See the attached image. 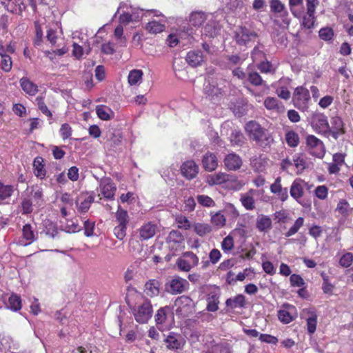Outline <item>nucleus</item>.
<instances>
[{"instance_id":"f257e3e1","label":"nucleus","mask_w":353,"mask_h":353,"mask_svg":"<svg viewBox=\"0 0 353 353\" xmlns=\"http://www.w3.org/2000/svg\"><path fill=\"white\" fill-rule=\"evenodd\" d=\"M249 139L259 147L266 148L273 142V138L268 130L255 121H250L245 126Z\"/></svg>"},{"instance_id":"f03ea898","label":"nucleus","mask_w":353,"mask_h":353,"mask_svg":"<svg viewBox=\"0 0 353 353\" xmlns=\"http://www.w3.org/2000/svg\"><path fill=\"white\" fill-rule=\"evenodd\" d=\"M175 305L177 306L176 314L181 318L189 316L194 312V303L188 296L178 297Z\"/></svg>"},{"instance_id":"7ed1b4c3","label":"nucleus","mask_w":353,"mask_h":353,"mask_svg":"<svg viewBox=\"0 0 353 353\" xmlns=\"http://www.w3.org/2000/svg\"><path fill=\"white\" fill-rule=\"evenodd\" d=\"M310 99L309 90L303 87H298L295 89L292 97V101L295 107L305 110L307 108Z\"/></svg>"},{"instance_id":"20e7f679","label":"nucleus","mask_w":353,"mask_h":353,"mask_svg":"<svg viewBox=\"0 0 353 353\" xmlns=\"http://www.w3.org/2000/svg\"><path fill=\"white\" fill-rule=\"evenodd\" d=\"M188 285L187 280L175 276L165 284V290L172 294H181L188 288Z\"/></svg>"},{"instance_id":"39448f33","label":"nucleus","mask_w":353,"mask_h":353,"mask_svg":"<svg viewBox=\"0 0 353 353\" xmlns=\"http://www.w3.org/2000/svg\"><path fill=\"white\" fill-rule=\"evenodd\" d=\"M152 306L149 301H145L134 313L135 320L139 323H145L152 317Z\"/></svg>"},{"instance_id":"423d86ee","label":"nucleus","mask_w":353,"mask_h":353,"mask_svg":"<svg viewBox=\"0 0 353 353\" xmlns=\"http://www.w3.org/2000/svg\"><path fill=\"white\" fill-rule=\"evenodd\" d=\"M257 34L245 27H241L235 33L236 43L240 46H247L250 41H254Z\"/></svg>"},{"instance_id":"0eeeda50","label":"nucleus","mask_w":353,"mask_h":353,"mask_svg":"<svg viewBox=\"0 0 353 353\" xmlns=\"http://www.w3.org/2000/svg\"><path fill=\"white\" fill-rule=\"evenodd\" d=\"M199 165L193 161H185L181 166L182 175L188 180L194 179L199 173Z\"/></svg>"},{"instance_id":"6e6552de","label":"nucleus","mask_w":353,"mask_h":353,"mask_svg":"<svg viewBox=\"0 0 353 353\" xmlns=\"http://www.w3.org/2000/svg\"><path fill=\"white\" fill-rule=\"evenodd\" d=\"M117 188L110 179H105L101 182L100 194L107 199H113Z\"/></svg>"},{"instance_id":"1a4fd4ad","label":"nucleus","mask_w":353,"mask_h":353,"mask_svg":"<svg viewBox=\"0 0 353 353\" xmlns=\"http://www.w3.org/2000/svg\"><path fill=\"white\" fill-rule=\"evenodd\" d=\"M224 165L228 170H237L242 165L241 158L235 153H230L224 159Z\"/></svg>"},{"instance_id":"9d476101","label":"nucleus","mask_w":353,"mask_h":353,"mask_svg":"<svg viewBox=\"0 0 353 353\" xmlns=\"http://www.w3.org/2000/svg\"><path fill=\"white\" fill-rule=\"evenodd\" d=\"M157 230V226L156 224L152 222L146 223L139 229V238L142 241L148 240L154 236Z\"/></svg>"},{"instance_id":"9b49d317","label":"nucleus","mask_w":353,"mask_h":353,"mask_svg":"<svg viewBox=\"0 0 353 353\" xmlns=\"http://www.w3.org/2000/svg\"><path fill=\"white\" fill-rule=\"evenodd\" d=\"M307 183L301 179H295L290 188V195L297 201L302 198L304 192V187Z\"/></svg>"},{"instance_id":"f8f14e48","label":"nucleus","mask_w":353,"mask_h":353,"mask_svg":"<svg viewBox=\"0 0 353 353\" xmlns=\"http://www.w3.org/2000/svg\"><path fill=\"white\" fill-rule=\"evenodd\" d=\"M281 179L280 176L277 177L270 186V191L272 193L277 195L278 198L285 201L288 198V188H283L281 184Z\"/></svg>"},{"instance_id":"ddd939ff","label":"nucleus","mask_w":353,"mask_h":353,"mask_svg":"<svg viewBox=\"0 0 353 353\" xmlns=\"http://www.w3.org/2000/svg\"><path fill=\"white\" fill-rule=\"evenodd\" d=\"M183 340L181 336L174 332H170L165 339V343L168 349L178 350L183 346Z\"/></svg>"},{"instance_id":"4468645a","label":"nucleus","mask_w":353,"mask_h":353,"mask_svg":"<svg viewBox=\"0 0 353 353\" xmlns=\"http://www.w3.org/2000/svg\"><path fill=\"white\" fill-rule=\"evenodd\" d=\"M202 165L206 171H214L218 166L216 156L213 153L207 152L202 158Z\"/></svg>"},{"instance_id":"2eb2a0df","label":"nucleus","mask_w":353,"mask_h":353,"mask_svg":"<svg viewBox=\"0 0 353 353\" xmlns=\"http://www.w3.org/2000/svg\"><path fill=\"white\" fill-rule=\"evenodd\" d=\"M271 10L279 14V16L283 18L285 24H289L288 19V11L285 10L284 5L279 0H272L270 2Z\"/></svg>"},{"instance_id":"dca6fc26","label":"nucleus","mask_w":353,"mask_h":353,"mask_svg":"<svg viewBox=\"0 0 353 353\" xmlns=\"http://www.w3.org/2000/svg\"><path fill=\"white\" fill-rule=\"evenodd\" d=\"M255 193V190L250 189L246 193L241 194L240 201L243 206L248 210H252L255 208V201L254 199Z\"/></svg>"},{"instance_id":"f3484780","label":"nucleus","mask_w":353,"mask_h":353,"mask_svg":"<svg viewBox=\"0 0 353 353\" xmlns=\"http://www.w3.org/2000/svg\"><path fill=\"white\" fill-rule=\"evenodd\" d=\"M272 224L271 219L264 214L258 216L256 222V228L261 232H268L272 229Z\"/></svg>"},{"instance_id":"a211bd4d","label":"nucleus","mask_w":353,"mask_h":353,"mask_svg":"<svg viewBox=\"0 0 353 353\" xmlns=\"http://www.w3.org/2000/svg\"><path fill=\"white\" fill-rule=\"evenodd\" d=\"M264 105L268 110H273L277 112H283L284 105L274 97H267L264 101Z\"/></svg>"},{"instance_id":"6ab92c4d","label":"nucleus","mask_w":353,"mask_h":353,"mask_svg":"<svg viewBox=\"0 0 353 353\" xmlns=\"http://www.w3.org/2000/svg\"><path fill=\"white\" fill-rule=\"evenodd\" d=\"M229 175L223 173L219 172L215 174L208 175L206 179V182L210 185H220L229 181Z\"/></svg>"},{"instance_id":"aec40b11","label":"nucleus","mask_w":353,"mask_h":353,"mask_svg":"<svg viewBox=\"0 0 353 353\" xmlns=\"http://www.w3.org/2000/svg\"><path fill=\"white\" fill-rule=\"evenodd\" d=\"M187 62L192 67H196L203 61V54L201 51H190L186 56Z\"/></svg>"},{"instance_id":"412c9836","label":"nucleus","mask_w":353,"mask_h":353,"mask_svg":"<svg viewBox=\"0 0 353 353\" xmlns=\"http://www.w3.org/2000/svg\"><path fill=\"white\" fill-rule=\"evenodd\" d=\"M306 143L307 145L311 148H317L320 150V153L319 155H316L319 157H322L324 154V145L323 142L316 138L314 135H309L306 138Z\"/></svg>"},{"instance_id":"4be33fe9","label":"nucleus","mask_w":353,"mask_h":353,"mask_svg":"<svg viewBox=\"0 0 353 353\" xmlns=\"http://www.w3.org/2000/svg\"><path fill=\"white\" fill-rule=\"evenodd\" d=\"M160 283L156 279L148 281L145 285V293L149 296H155L159 294Z\"/></svg>"},{"instance_id":"5701e85b","label":"nucleus","mask_w":353,"mask_h":353,"mask_svg":"<svg viewBox=\"0 0 353 353\" xmlns=\"http://www.w3.org/2000/svg\"><path fill=\"white\" fill-rule=\"evenodd\" d=\"M226 306L234 309L236 307H245V297L243 294H238L234 297L228 299L225 301Z\"/></svg>"},{"instance_id":"b1692460","label":"nucleus","mask_w":353,"mask_h":353,"mask_svg":"<svg viewBox=\"0 0 353 353\" xmlns=\"http://www.w3.org/2000/svg\"><path fill=\"white\" fill-rule=\"evenodd\" d=\"M207 19V15L203 12H192L189 17V21L192 26H201Z\"/></svg>"},{"instance_id":"393cba45","label":"nucleus","mask_w":353,"mask_h":353,"mask_svg":"<svg viewBox=\"0 0 353 353\" xmlns=\"http://www.w3.org/2000/svg\"><path fill=\"white\" fill-rule=\"evenodd\" d=\"M172 316L170 308L168 306L161 307L155 314V321L157 325H163L166 323L168 316Z\"/></svg>"},{"instance_id":"a878e982","label":"nucleus","mask_w":353,"mask_h":353,"mask_svg":"<svg viewBox=\"0 0 353 353\" xmlns=\"http://www.w3.org/2000/svg\"><path fill=\"white\" fill-rule=\"evenodd\" d=\"M20 85L23 90L29 95L33 96L38 91L37 85L27 78H21L20 80Z\"/></svg>"},{"instance_id":"bb28decb","label":"nucleus","mask_w":353,"mask_h":353,"mask_svg":"<svg viewBox=\"0 0 353 353\" xmlns=\"http://www.w3.org/2000/svg\"><path fill=\"white\" fill-rule=\"evenodd\" d=\"M43 159L41 157H37L33 161V167L34 174L37 177L43 179L46 176V170L44 169Z\"/></svg>"},{"instance_id":"cd10ccee","label":"nucleus","mask_w":353,"mask_h":353,"mask_svg":"<svg viewBox=\"0 0 353 353\" xmlns=\"http://www.w3.org/2000/svg\"><path fill=\"white\" fill-rule=\"evenodd\" d=\"M314 126L321 132H326L330 126L327 117L323 114L316 115L313 120Z\"/></svg>"},{"instance_id":"c85d7f7f","label":"nucleus","mask_w":353,"mask_h":353,"mask_svg":"<svg viewBox=\"0 0 353 353\" xmlns=\"http://www.w3.org/2000/svg\"><path fill=\"white\" fill-rule=\"evenodd\" d=\"M116 221L118 225L127 226L130 221V217L128 212L121 208L120 205L118 207V210L115 213Z\"/></svg>"},{"instance_id":"c756f323","label":"nucleus","mask_w":353,"mask_h":353,"mask_svg":"<svg viewBox=\"0 0 353 353\" xmlns=\"http://www.w3.org/2000/svg\"><path fill=\"white\" fill-rule=\"evenodd\" d=\"M219 296L216 294H210L207 298V310L209 312H216L219 309Z\"/></svg>"},{"instance_id":"7c9ffc66","label":"nucleus","mask_w":353,"mask_h":353,"mask_svg":"<svg viewBox=\"0 0 353 353\" xmlns=\"http://www.w3.org/2000/svg\"><path fill=\"white\" fill-rule=\"evenodd\" d=\"M79 199L76 201L78 211L80 212H86L90 209L91 203L94 201V197L90 195L84 197L80 204L79 203Z\"/></svg>"},{"instance_id":"2f4dec72","label":"nucleus","mask_w":353,"mask_h":353,"mask_svg":"<svg viewBox=\"0 0 353 353\" xmlns=\"http://www.w3.org/2000/svg\"><path fill=\"white\" fill-rule=\"evenodd\" d=\"M285 141L292 148L296 147L299 143V136L293 130H289L285 133Z\"/></svg>"},{"instance_id":"473e14b6","label":"nucleus","mask_w":353,"mask_h":353,"mask_svg":"<svg viewBox=\"0 0 353 353\" xmlns=\"http://www.w3.org/2000/svg\"><path fill=\"white\" fill-rule=\"evenodd\" d=\"M143 72L141 70H132L130 72L128 75V83L130 85H135L138 84L142 79Z\"/></svg>"},{"instance_id":"72a5a7b5","label":"nucleus","mask_w":353,"mask_h":353,"mask_svg":"<svg viewBox=\"0 0 353 353\" xmlns=\"http://www.w3.org/2000/svg\"><path fill=\"white\" fill-rule=\"evenodd\" d=\"M31 196L37 205H41L43 203V191L39 186L32 187Z\"/></svg>"},{"instance_id":"f704fd0d","label":"nucleus","mask_w":353,"mask_h":353,"mask_svg":"<svg viewBox=\"0 0 353 353\" xmlns=\"http://www.w3.org/2000/svg\"><path fill=\"white\" fill-rule=\"evenodd\" d=\"M194 232L200 236H203L212 231L211 226L208 223H197L193 225Z\"/></svg>"},{"instance_id":"c9c22d12","label":"nucleus","mask_w":353,"mask_h":353,"mask_svg":"<svg viewBox=\"0 0 353 353\" xmlns=\"http://www.w3.org/2000/svg\"><path fill=\"white\" fill-rule=\"evenodd\" d=\"M8 307L13 311H18L21 308L20 296L12 294L8 299Z\"/></svg>"},{"instance_id":"e433bc0d","label":"nucleus","mask_w":353,"mask_h":353,"mask_svg":"<svg viewBox=\"0 0 353 353\" xmlns=\"http://www.w3.org/2000/svg\"><path fill=\"white\" fill-rule=\"evenodd\" d=\"M204 92L209 97H217L222 94V89L216 87L212 83H209L205 85Z\"/></svg>"},{"instance_id":"4c0bfd02","label":"nucleus","mask_w":353,"mask_h":353,"mask_svg":"<svg viewBox=\"0 0 353 353\" xmlns=\"http://www.w3.org/2000/svg\"><path fill=\"white\" fill-rule=\"evenodd\" d=\"M96 112L98 117L102 120H110L111 119L110 113L111 110L103 105H98L96 108Z\"/></svg>"},{"instance_id":"58836bf2","label":"nucleus","mask_w":353,"mask_h":353,"mask_svg":"<svg viewBox=\"0 0 353 353\" xmlns=\"http://www.w3.org/2000/svg\"><path fill=\"white\" fill-rule=\"evenodd\" d=\"M196 200L199 204L203 207L210 208L215 205V202L209 196L204 194H199L196 196Z\"/></svg>"},{"instance_id":"ea45409f","label":"nucleus","mask_w":353,"mask_h":353,"mask_svg":"<svg viewBox=\"0 0 353 353\" xmlns=\"http://www.w3.org/2000/svg\"><path fill=\"white\" fill-rule=\"evenodd\" d=\"M304 219L303 217H299L294 222V225L285 234L286 237H290L296 234L299 230L303 225Z\"/></svg>"},{"instance_id":"a19ab883","label":"nucleus","mask_w":353,"mask_h":353,"mask_svg":"<svg viewBox=\"0 0 353 353\" xmlns=\"http://www.w3.org/2000/svg\"><path fill=\"white\" fill-rule=\"evenodd\" d=\"M245 137L239 131H234L230 136V141L233 145L241 146L244 143Z\"/></svg>"},{"instance_id":"79ce46f5","label":"nucleus","mask_w":353,"mask_h":353,"mask_svg":"<svg viewBox=\"0 0 353 353\" xmlns=\"http://www.w3.org/2000/svg\"><path fill=\"white\" fill-rule=\"evenodd\" d=\"M211 222L212 224L218 228H222L225 225L226 219L223 214L221 212H218L211 217Z\"/></svg>"},{"instance_id":"37998d69","label":"nucleus","mask_w":353,"mask_h":353,"mask_svg":"<svg viewBox=\"0 0 353 353\" xmlns=\"http://www.w3.org/2000/svg\"><path fill=\"white\" fill-rule=\"evenodd\" d=\"M146 29L151 33L157 34L163 31L164 26L158 21H152L147 24Z\"/></svg>"},{"instance_id":"c03bdc74","label":"nucleus","mask_w":353,"mask_h":353,"mask_svg":"<svg viewBox=\"0 0 353 353\" xmlns=\"http://www.w3.org/2000/svg\"><path fill=\"white\" fill-rule=\"evenodd\" d=\"M22 232L23 238L30 241L28 243H26V245L30 244L34 240V233L30 224H26L23 228Z\"/></svg>"},{"instance_id":"a18cd8bd","label":"nucleus","mask_w":353,"mask_h":353,"mask_svg":"<svg viewBox=\"0 0 353 353\" xmlns=\"http://www.w3.org/2000/svg\"><path fill=\"white\" fill-rule=\"evenodd\" d=\"M279 319L283 323L288 324L294 320L291 312L287 310H280L278 312Z\"/></svg>"},{"instance_id":"49530a36","label":"nucleus","mask_w":353,"mask_h":353,"mask_svg":"<svg viewBox=\"0 0 353 353\" xmlns=\"http://www.w3.org/2000/svg\"><path fill=\"white\" fill-rule=\"evenodd\" d=\"M317 316L314 313H310V316L307 318V328L310 334H313L316 328Z\"/></svg>"},{"instance_id":"de8ad7c7","label":"nucleus","mask_w":353,"mask_h":353,"mask_svg":"<svg viewBox=\"0 0 353 353\" xmlns=\"http://www.w3.org/2000/svg\"><path fill=\"white\" fill-rule=\"evenodd\" d=\"M0 59L1 69L6 72H10L12 65V62L10 55H3L2 56V58Z\"/></svg>"},{"instance_id":"09e8293b","label":"nucleus","mask_w":353,"mask_h":353,"mask_svg":"<svg viewBox=\"0 0 353 353\" xmlns=\"http://www.w3.org/2000/svg\"><path fill=\"white\" fill-rule=\"evenodd\" d=\"M336 210L339 211L343 216H347L350 212V205L346 200H341L337 205Z\"/></svg>"},{"instance_id":"8fccbe9b","label":"nucleus","mask_w":353,"mask_h":353,"mask_svg":"<svg viewBox=\"0 0 353 353\" xmlns=\"http://www.w3.org/2000/svg\"><path fill=\"white\" fill-rule=\"evenodd\" d=\"M114 35L121 46H125L126 38L125 36H123V28L122 25L119 24L116 27L114 32Z\"/></svg>"},{"instance_id":"3c124183","label":"nucleus","mask_w":353,"mask_h":353,"mask_svg":"<svg viewBox=\"0 0 353 353\" xmlns=\"http://www.w3.org/2000/svg\"><path fill=\"white\" fill-rule=\"evenodd\" d=\"M13 192V188L11 185H4L0 183V199L4 200L10 197Z\"/></svg>"},{"instance_id":"603ef678","label":"nucleus","mask_w":353,"mask_h":353,"mask_svg":"<svg viewBox=\"0 0 353 353\" xmlns=\"http://www.w3.org/2000/svg\"><path fill=\"white\" fill-rule=\"evenodd\" d=\"M334 36L333 30L330 28H323L319 30V37L324 41H330Z\"/></svg>"},{"instance_id":"864d4df0","label":"nucleus","mask_w":353,"mask_h":353,"mask_svg":"<svg viewBox=\"0 0 353 353\" xmlns=\"http://www.w3.org/2000/svg\"><path fill=\"white\" fill-rule=\"evenodd\" d=\"M36 101L37 103L38 108L41 111L43 114H46L48 117H52V112L48 110L42 97H37Z\"/></svg>"},{"instance_id":"5fc2aeb1","label":"nucleus","mask_w":353,"mask_h":353,"mask_svg":"<svg viewBox=\"0 0 353 353\" xmlns=\"http://www.w3.org/2000/svg\"><path fill=\"white\" fill-rule=\"evenodd\" d=\"M221 248L224 252H229L233 249L234 239L230 235H228L223 239L221 243Z\"/></svg>"},{"instance_id":"6e6d98bb","label":"nucleus","mask_w":353,"mask_h":353,"mask_svg":"<svg viewBox=\"0 0 353 353\" xmlns=\"http://www.w3.org/2000/svg\"><path fill=\"white\" fill-rule=\"evenodd\" d=\"M248 81L254 85L259 86L263 84V81L259 73L256 72H250L248 77Z\"/></svg>"},{"instance_id":"4d7b16f0","label":"nucleus","mask_w":353,"mask_h":353,"mask_svg":"<svg viewBox=\"0 0 353 353\" xmlns=\"http://www.w3.org/2000/svg\"><path fill=\"white\" fill-rule=\"evenodd\" d=\"M168 239L176 243H181L184 241L183 234L178 230H172L168 235Z\"/></svg>"},{"instance_id":"13d9d810","label":"nucleus","mask_w":353,"mask_h":353,"mask_svg":"<svg viewBox=\"0 0 353 353\" xmlns=\"http://www.w3.org/2000/svg\"><path fill=\"white\" fill-rule=\"evenodd\" d=\"M353 261V254L350 252H347L343 254L340 259L339 263L341 266L347 268L350 266Z\"/></svg>"},{"instance_id":"bf43d9fd","label":"nucleus","mask_w":353,"mask_h":353,"mask_svg":"<svg viewBox=\"0 0 353 353\" xmlns=\"http://www.w3.org/2000/svg\"><path fill=\"white\" fill-rule=\"evenodd\" d=\"M293 163L295 167L300 171H303L305 168L306 162L303 158L299 155H294L293 157Z\"/></svg>"},{"instance_id":"052dcab7","label":"nucleus","mask_w":353,"mask_h":353,"mask_svg":"<svg viewBox=\"0 0 353 353\" xmlns=\"http://www.w3.org/2000/svg\"><path fill=\"white\" fill-rule=\"evenodd\" d=\"M127 226L117 225L114 229V234L116 237L122 240L126 235Z\"/></svg>"},{"instance_id":"680f3d73","label":"nucleus","mask_w":353,"mask_h":353,"mask_svg":"<svg viewBox=\"0 0 353 353\" xmlns=\"http://www.w3.org/2000/svg\"><path fill=\"white\" fill-rule=\"evenodd\" d=\"M290 283L292 286L302 287L305 284L303 278L299 274H292L290 278Z\"/></svg>"},{"instance_id":"e2e57ef3","label":"nucleus","mask_w":353,"mask_h":353,"mask_svg":"<svg viewBox=\"0 0 353 353\" xmlns=\"http://www.w3.org/2000/svg\"><path fill=\"white\" fill-rule=\"evenodd\" d=\"M314 14H307L306 16H304L302 21V25L307 28L310 29L313 27L314 23Z\"/></svg>"},{"instance_id":"0e129e2a","label":"nucleus","mask_w":353,"mask_h":353,"mask_svg":"<svg viewBox=\"0 0 353 353\" xmlns=\"http://www.w3.org/2000/svg\"><path fill=\"white\" fill-rule=\"evenodd\" d=\"M176 222L179 223V228L184 230H188L190 228V223L188 218L184 216H181L176 218Z\"/></svg>"},{"instance_id":"69168bd1","label":"nucleus","mask_w":353,"mask_h":353,"mask_svg":"<svg viewBox=\"0 0 353 353\" xmlns=\"http://www.w3.org/2000/svg\"><path fill=\"white\" fill-rule=\"evenodd\" d=\"M23 214H30L32 212V202L29 199H24L21 203Z\"/></svg>"},{"instance_id":"338daca9","label":"nucleus","mask_w":353,"mask_h":353,"mask_svg":"<svg viewBox=\"0 0 353 353\" xmlns=\"http://www.w3.org/2000/svg\"><path fill=\"white\" fill-rule=\"evenodd\" d=\"M259 340L262 342L270 344H276L278 342L276 337L267 334H261L259 336Z\"/></svg>"},{"instance_id":"774afa93","label":"nucleus","mask_w":353,"mask_h":353,"mask_svg":"<svg viewBox=\"0 0 353 353\" xmlns=\"http://www.w3.org/2000/svg\"><path fill=\"white\" fill-rule=\"evenodd\" d=\"M60 133L63 139H67L72 134V128L68 123H63L60 128Z\"/></svg>"}]
</instances>
